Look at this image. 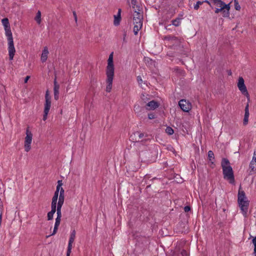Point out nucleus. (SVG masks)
<instances>
[{"mask_svg":"<svg viewBox=\"0 0 256 256\" xmlns=\"http://www.w3.org/2000/svg\"><path fill=\"white\" fill-rule=\"evenodd\" d=\"M136 107H138V108L139 106H136V105L134 106V110L135 111L136 110V109L137 108Z\"/></svg>","mask_w":256,"mask_h":256,"instance_id":"obj_55","label":"nucleus"},{"mask_svg":"<svg viewBox=\"0 0 256 256\" xmlns=\"http://www.w3.org/2000/svg\"><path fill=\"white\" fill-rule=\"evenodd\" d=\"M2 223H0V226H1Z\"/></svg>","mask_w":256,"mask_h":256,"instance_id":"obj_58","label":"nucleus"},{"mask_svg":"<svg viewBox=\"0 0 256 256\" xmlns=\"http://www.w3.org/2000/svg\"><path fill=\"white\" fill-rule=\"evenodd\" d=\"M234 8L237 10H240V6L238 4V0H234Z\"/></svg>","mask_w":256,"mask_h":256,"instance_id":"obj_27","label":"nucleus"},{"mask_svg":"<svg viewBox=\"0 0 256 256\" xmlns=\"http://www.w3.org/2000/svg\"><path fill=\"white\" fill-rule=\"evenodd\" d=\"M30 78V76H26L24 79V82L26 83Z\"/></svg>","mask_w":256,"mask_h":256,"instance_id":"obj_48","label":"nucleus"},{"mask_svg":"<svg viewBox=\"0 0 256 256\" xmlns=\"http://www.w3.org/2000/svg\"><path fill=\"white\" fill-rule=\"evenodd\" d=\"M64 190L62 188H61L60 192V196H64Z\"/></svg>","mask_w":256,"mask_h":256,"instance_id":"obj_41","label":"nucleus"},{"mask_svg":"<svg viewBox=\"0 0 256 256\" xmlns=\"http://www.w3.org/2000/svg\"><path fill=\"white\" fill-rule=\"evenodd\" d=\"M2 24L4 27L10 26L8 20V18H4L2 20Z\"/></svg>","mask_w":256,"mask_h":256,"instance_id":"obj_24","label":"nucleus"},{"mask_svg":"<svg viewBox=\"0 0 256 256\" xmlns=\"http://www.w3.org/2000/svg\"><path fill=\"white\" fill-rule=\"evenodd\" d=\"M158 106H159L158 104L154 100H152V101H150V102H148L146 104V106H148L146 108V109H148V110H154L156 108H158Z\"/></svg>","mask_w":256,"mask_h":256,"instance_id":"obj_15","label":"nucleus"},{"mask_svg":"<svg viewBox=\"0 0 256 256\" xmlns=\"http://www.w3.org/2000/svg\"><path fill=\"white\" fill-rule=\"evenodd\" d=\"M182 256H184V254H186V250H182Z\"/></svg>","mask_w":256,"mask_h":256,"instance_id":"obj_53","label":"nucleus"},{"mask_svg":"<svg viewBox=\"0 0 256 256\" xmlns=\"http://www.w3.org/2000/svg\"><path fill=\"white\" fill-rule=\"evenodd\" d=\"M51 107V96L49 94L48 90H46L45 94V102L44 104V110L43 120H46L48 118V114Z\"/></svg>","mask_w":256,"mask_h":256,"instance_id":"obj_4","label":"nucleus"},{"mask_svg":"<svg viewBox=\"0 0 256 256\" xmlns=\"http://www.w3.org/2000/svg\"><path fill=\"white\" fill-rule=\"evenodd\" d=\"M148 118L150 120H152L155 118V116L154 114H150L148 115Z\"/></svg>","mask_w":256,"mask_h":256,"instance_id":"obj_39","label":"nucleus"},{"mask_svg":"<svg viewBox=\"0 0 256 256\" xmlns=\"http://www.w3.org/2000/svg\"><path fill=\"white\" fill-rule=\"evenodd\" d=\"M58 196H54L52 198V203H57Z\"/></svg>","mask_w":256,"mask_h":256,"instance_id":"obj_37","label":"nucleus"},{"mask_svg":"<svg viewBox=\"0 0 256 256\" xmlns=\"http://www.w3.org/2000/svg\"><path fill=\"white\" fill-rule=\"evenodd\" d=\"M134 25L136 26H142V21H140V22H134Z\"/></svg>","mask_w":256,"mask_h":256,"instance_id":"obj_40","label":"nucleus"},{"mask_svg":"<svg viewBox=\"0 0 256 256\" xmlns=\"http://www.w3.org/2000/svg\"><path fill=\"white\" fill-rule=\"evenodd\" d=\"M142 27V26H140L139 25L134 26L133 31L135 35H136L138 34V32L140 30Z\"/></svg>","mask_w":256,"mask_h":256,"instance_id":"obj_23","label":"nucleus"},{"mask_svg":"<svg viewBox=\"0 0 256 256\" xmlns=\"http://www.w3.org/2000/svg\"><path fill=\"white\" fill-rule=\"evenodd\" d=\"M75 237H76V231L74 230L72 232L70 236V240H69V242H68V250H67V252H66V256H70V253L72 252V244L74 242Z\"/></svg>","mask_w":256,"mask_h":256,"instance_id":"obj_9","label":"nucleus"},{"mask_svg":"<svg viewBox=\"0 0 256 256\" xmlns=\"http://www.w3.org/2000/svg\"><path fill=\"white\" fill-rule=\"evenodd\" d=\"M34 20L38 24H40L41 23V12L40 10L37 12Z\"/></svg>","mask_w":256,"mask_h":256,"instance_id":"obj_20","label":"nucleus"},{"mask_svg":"<svg viewBox=\"0 0 256 256\" xmlns=\"http://www.w3.org/2000/svg\"><path fill=\"white\" fill-rule=\"evenodd\" d=\"M131 1L133 8H134V6L136 5V0H131Z\"/></svg>","mask_w":256,"mask_h":256,"instance_id":"obj_44","label":"nucleus"},{"mask_svg":"<svg viewBox=\"0 0 256 256\" xmlns=\"http://www.w3.org/2000/svg\"><path fill=\"white\" fill-rule=\"evenodd\" d=\"M143 15L138 12L135 11L134 14V22L142 21Z\"/></svg>","mask_w":256,"mask_h":256,"instance_id":"obj_16","label":"nucleus"},{"mask_svg":"<svg viewBox=\"0 0 256 256\" xmlns=\"http://www.w3.org/2000/svg\"><path fill=\"white\" fill-rule=\"evenodd\" d=\"M182 18H177L172 21V24L175 26H178L181 24Z\"/></svg>","mask_w":256,"mask_h":256,"instance_id":"obj_18","label":"nucleus"},{"mask_svg":"<svg viewBox=\"0 0 256 256\" xmlns=\"http://www.w3.org/2000/svg\"><path fill=\"white\" fill-rule=\"evenodd\" d=\"M5 32L6 35L8 37L9 58L10 60H12L14 58V56L16 52V50L14 46L12 32H11V30H9Z\"/></svg>","mask_w":256,"mask_h":256,"instance_id":"obj_3","label":"nucleus"},{"mask_svg":"<svg viewBox=\"0 0 256 256\" xmlns=\"http://www.w3.org/2000/svg\"><path fill=\"white\" fill-rule=\"evenodd\" d=\"M249 174H253L256 173V160H252L249 165Z\"/></svg>","mask_w":256,"mask_h":256,"instance_id":"obj_14","label":"nucleus"},{"mask_svg":"<svg viewBox=\"0 0 256 256\" xmlns=\"http://www.w3.org/2000/svg\"><path fill=\"white\" fill-rule=\"evenodd\" d=\"M252 160H256V149L254 151Z\"/></svg>","mask_w":256,"mask_h":256,"instance_id":"obj_45","label":"nucleus"},{"mask_svg":"<svg viewBox=\"0 0 256 256\" xmlns=\"http://www.w3.org/2000/svg\"><path fill=\"white\" fill-rule=\"evenodd\" d=\"M221 166L222 168L224 178L230 184L234 182V178L232 168L230 165V162L227 158L222 159Z\"/></svg>","mask_w":256,"mask_h":256,"instance_id":"obj_2","label":"nucleus"},{"mask_svg":"<svg viewBox=\"0 0 256 256\" xmlns=\"http://www.w3.org/2000/svg\"><path fill=\"white\" fill-rule=\"evenodd\" d=\"M64 196H59L58 202L64 204Z\"/></svg>","mask_w":256,"mask_h":256,"instance_id":"obj_33","label":"nucleus"},{"mask_svg":"<svg viewBox=\"0 0 256 256\" xmlns=\"http://www.w3.org/2000/svg\"><path fill=\"white\" fill-rule=\"evenodd\" d=\"M114 24L115 26H118L120 24V20H121V16H118V15H115L114 16Z\"/></svg>","mask_w":256,"mask_h":256,"instance_id":"obj_22","label":"nucleus"},{"mask_svg":"<svg viewBox=\"0 0 256 256\" xmlns=\"http://www.w3.org/2000/svg\"><path fill=\"white\" fill-rule=\"evenodd\" d=\"M48 48L46 46L42 50V54L41 55L40 60L42 62H44L48 58Z\"/></svg>","mask_w":256,"mask_h":256,"instance_id":"obj_17","label":"nucleus"},{"mask_svg":"<svg viewBox=\"0 0 256 256\" xmlns=\"http://www.w3.org/2000/svg\"><path fill=\"white\" fill-rule=\"evenodd\" d=\"M106 83L107 86L106 88V90L108 92H110L112 88V80L114 76V73H110V72H106Z\"/></svg>","mask_w":256,"mask_h":256,"instance_id":"obj_8","label":"nucleus"},{"mask_svg":"<svg viewBox=\"0 0 256 256\" xmlns=\"http://www.w3.org/2000/svg\"><path fill=\"white\" fill-rule=\"evenodd\" d=\"M72 14H73V15H74V18L75 22H76L78 20H77V16H76V12L75 11H74L72 12Z\"/></svg>","mask_w":256,"mask_h":256,"instance_id":"obj_43","label":"nucleus"},{"mask_svg":"<svg viewBox=\"0 0 256 256\" xmlns=\"http://www.w3.org/2000/svg\"><path fill=\"white\" fill-rule=\"evenodd\" d=\"M60 184V186H62V180H58L57 186H59Z\"/></svg>","mask_w":256,"mask_h":256,"instance_id":"obj_49","label":"nucleus"},{"mask_svg":"<svg viewBox=\"0 0 256 256\" xmlns=\"http://www.w3.org/2000/svg\"><path fill=\"white\" fill-rule=\"evenodd\" d=\"M244 82V78L242 77H240L238 83V86L243 94H248V92Z\"/></svg>","mask_w":256,"mask_h":256,"instance_id":"obj_11","label":"nucleus"},{"mask_svg":"<svg viewBox=\"0 0 256 256\" xmlns=\"http://www.w3.org/2000/svg\"><path fill=\"white\" fill-rule=\"evenodd\" d=\"M114 68L113 63V52H112L108 60V66L106 68V72L114 73Z\"/></svg>","mask_w":256,"mask_h":256,"instance_id":"obj_7","label":"nucleus"},{"mask_svg":"<svg viewBox=\"0 0 256 256\" xmlns=\"http://www.w3.org/2000/svg\"><path fill=\"white\" fill-rule=\"evenodd\" d=\"M126 36V34H124V38H125V36Z\"/></svg>","mask_w":256,"mask_h":256,"instance_id":"obj_56","label":"nucleus"},{"mask_svg":"<svg viewBox=\"0 0 256 256\" xmlns=\"http://www.w3.org/2000/svg\"><path fill=\"white\" fill-rule=\"evenodd\" d=\"M58 192H59L56 190V192H54V196H58Z\"/></svg>","mask_w":256,"mask_h":256,"instance_id":"obj_52","label":"nucleus"},{"mask_svg":"<svg viewBox=\"0 0 256 256\" xmlns=\"http://www.w3.org/2000/svg\"><path fill=\"white\" fill-rule=\"evenodd\" d=\"M54 98L56 100H58L59 98L60 85L57 82L56 78L54 79Z\"/></svg>","mask_w":256,"mask_h":256,"instance_id":"obj_13","label":"nucleus"},{"mask_svg":"<svg viewBox=\"0 0 256 256\" xmlns=\"http://www.w3.org/2000/svg\"><path fill=\"white\" fill-rule=\"evenodd\" d=\"M208 158L209 161H210L212 164H214V162L212 161V160L214 158V154L212 150H209L208 152Z\"/></svg>","mask_w":256,"mask_h":256,"instance_id":"obj_21","label":"nucleus"},{"mask_svg":"<svg viewBox=\"0 0 256 256\" xmlns=\"http://www.w3.org/2000/svg\"><path fill=\"white\" fill-rule=\"evenodd\" d=\"M244 111H245L244 116L249 117L250 114H249L248 104H247V105L246 106L245 108Z\"/></svg>","mask_w":256,"mask_h":256,"instance_id":"obj_32","label":"nucleus"},{"mask_svg":"<svg viewBox=\"0 0 256 256\" xmlns=\"http://www.w3.org/2000/svg\"><path fill=\"white\" fill-rule=\"evenodd\" d=\"M166 132L169 135H172L174 134V130L170 126H168L166 129Z\"/></svg>","mask_w":256,"mask_h":256,"instance_id":"obj_25","label":"nucleus"},{"mask_svg":"<svg viewBox=\"0 0 256 256\" xmlns=\"http://www.w3.org/2000/svg\"><path fill=\"white\" fill-rule=\"evenodd\" d=\"M62 204H63L58 202V206H56V208H57L56 210H61V208H62Z\"/></svg>","mask_w":256,"mask_h":256,"instance_id":"obj_38","label":"nucleus"},{"mask_svg":"<svg viewBox=\"0 0 256 256\" xmlns=\"http://www.w3.org/2000/svg\"><path fill=\"white\" fill-rule=\"evenodd\" d=\"M61 188L62 187L60 186V184L59 186H57L56 190L59 192Z\"/></svg>","mask_w":256,"mask_h":256,"instance_id":"obj_47","label":"nucleus"},{"mask_svg":"<svg viewBox=\"0 0 256 256\" xmlns=\"http://www.w3.org/2000/svg\"><path fill=\"white\" fill-rule=\"evenodd\" d=\"M252 242L254 245V254H256V236L253 238Z\"/></svg>","mask_w":256,"mask_h":256,"instance_id":"obj_31","label":"nucleus"},{"mask_svg":"<svg viewBox=\"0 0 256 256\" xmlns=\"http://www.w3.org/2000/svg\"><path fill=\"white\" fill-rule=\"evenodd\" d=\"M2 212L1 210H0V223H2Z\"/></svg>","mask_w":256,"mask_h":256,"instance_id":"obj_50","label":"nucleus"},{"mask_svg":"<svg viewBox=\"0 0 256 256\" xmlns=\"http://www.w3.org/2000/svg\"><path fill=\"white\" fill-rule=\"evenodd\" d=\"M238 202L243 215L246 217L250 202L248 200L245 192L240 186L238 194Z\"/></svg>","mask_w":256,"mask_h":256,"instance_id":"obj_1","label":"nucleus"},{"mask_svg":"<svg viewBox=\"0 0 256 256\" xmlns=\"http://www.w3.org/2000/svg\"><path fill=\"white\" fill-rule=\"evenodd\" d=\"M148 140H149V139H148V138H147V139H145V140H145V141H148Z\"/></svg>","mask_w":256,"mask_h":256,"instance_id":"obj_57","label":"nucleus"},{"mask_svg":"<svg viewBox=\"0 0 256 256\" xmlns=\"http://www.w3.org/2000/svg\"><path fill=\"white\" fill-rule=\"evenodd\" d=\"M248 117L244 116V118L243 120V124L244 126H246L248 124Z\"/></svg>","mask_w":256,"mask_h":256,"instance_id":"obj_34","label":"nucleus"},{"mask_svg":"<svg viewBox=\"0 0 256 256\" xmlns=\"http://www.w3.org/2000/svg\"><path fill=\"white\" fill-rule=\"evenodd\" d=\"M4 28L5 32L10 30V25Z\"/></svg>","mask_w":256,"mask_h":256,"instance_id":"obj_46","label":"nucleus"},{"mask_svg":"<svg viewBox=\"0 0 256 256\" xmlns=\"http://www.w3.org/2000/svg\"><path fill=\"white\" fill-rule=\"evenodd\" d=\"M121 9H118L117 15L120 16Z\"/></svg>","mask_w":256,"mask_h":256,"instance_id":"obj_54","label":"nucleus"},{"mask_svg":"<svg viewBox=\"0 0 256 256\" xmlns=\"http://www.w3.org/2000/svg\"><path fill=\"white\" fill-rule=\"evenodd\" d=\"M178 105L180 108L185 112H188L192 108L190 103L186 100H180L178 102Z\"/></svg>","mask_w":256,"mask_h":256,"instance_id":"obj_6","label":"nucleus"},{"mask_svg":"<svg viewBox=\"0 0 256 256\" xmlns=\"http://www.w3.org/2000/svg\"><path fill=\"white\" fill-rule=\"evenodd\" d=\"M219 4H221V6H222L224 8L223 11V16L224 17H228L230 16L229 10L230 9V4H225L224 2L221 1Z\"/></svg>","mask_w":256,"mask_h":256,"instance_id":"obj_12","label":"nucleus"},{"mask_svg":"<svg viewBox=\"0 0 256 256\" xmlns=\"http://www.w3.org/2000/svg\"><path fill=\"white\" fill-rule=\"evenodd\" d=\"M184 210L185 212H188L190 210V208L189 206H186L184 208Z\"/></svg>","mask_w":256,"mask_h":256,"instance_id":"obj_42","label":"nucleus"},{"mask_svg":"<svg viewBox=\"0 0 256 256\" xmlns=\"http://www.w3.org/2000/svg\"><path fill=\"white\" fill-rule=\"evenodd\" d=\"M55 212H52V211H50V212H48V220H51L53 218V216H54V214Z\"/></svg>","mask_w":256,"mask_h":256,"instance_id":"obj_29","label":"nucleus"},{"mask_svg":"<svg viewBox=\"0 0 256 256\" xmlns=\"http://www.w3.org/2000/svg\"><path fill=\"white\" fill-rule=\"evenodd\" d=\"M56 214H57V217L56 219L54 226L53 232L52 234V235H54L58 229V227L60 224V220H61V218H62L61 210H56Z\"/></svg>","mask_w":256,"mask_h":256,"instance_id":"obj_10","label":"nucleus"},{"mask_svg":"<svg viewBox=\"0 0 256 256\" xmlns=\"http://www.w3.org/2000/svg\"><path fill=\"white\" fill-rule=\"evenodd\" d=\"M218 6L220 7V8H216L215 11H214L215 13L218 14L220 12H222L223 13V11L224 10L222 6H221V4H218Z\"/></svg>","mask_w":256,"mask_h":256,"instance_id":"obj_26","label":"nucleus"},{"mask_svg":"<svg viewBox=\"0 0 256 256\" xmlns=\"http://www.w3.org/2000/svg\"><path fill=\"white\" fill-rule=\"evenodd\" d=\"M136 134L138 135V140H140V139H142L144 136V134L143 133H139L137 132Z\"/></svg>","mask_w":256,"mask_h":256,"instance_id":"obj_35","label":"nucleus"},{"mask_svg":"<svg viewBox=\"0 0 256 256\" xmlns=\"http://www.w3.org/2000/svg\"><path fill=\"white\" fill-rule=\"evenodd\" d=\"M202 4H203V2H202L201 1H198L196 2V4L194 6V9L196 10H198L200 6V5H202Z\"/></svg>","mask_w":256,"mask_h":256,"instance_id":"obj_30","label":"nucleus"},{"mask_svg":"<svg viewBox=\"0 0 256 256\" xmlns=\"http://www.w3.org/2000/svg\"><path fill=\"white\" fill-rule=\"evenodd\" d=\"M202 2H203V3L206 2L210 6V2L208 0H204V1H202Z\"/></svg>","mask_w":256,"mask_h":256,"instance_id":"obj_51","label":"nucleus"},{"mask_svg":"<svg viewBox=\"0 0 256 256\" xmlns=\"http://www.w3.org/2000/svg\"><path fill=\"white\" fill-rule=\"evenodd\" d=\"M56 203H52L51 204V210L52 212H56Z\"/></svg>","mask_w":256,"mask_h":256,"instance_id":"obj_28","label":"nucleus"},{"mask_svg":"<svg viewBox=\"0 0 256 256\" xmlns=\"http://www.w3.org/2000/svg\"><path fill=\"white\" fill-rule=\"evenodd\" d=\"M32 134L28 128L26 130V136L24 138V150L26 152L30 150L31 148V143L32 142Z\"/></svg>","mask_w":256,"mask_h":256,"instance_id":"obj_5","label":"nucleus"},{"mask_svg":"<svg viewBox=\"0 0 256 256\" xmlns=\"http://www.w3.org/2000/svg\"><path fill=\"white\" fill-rule=\"evenodd\" d=\"M164 39L165 40H168L169 41H176L177 42H180L178 38L177 37L174 36H166L164 37Z\"/></svg>","mask_w":256,"mask_h":256,"instance_id":"obj_19","label":"nucleus"},{"mask_svg":"<svg viewBox=\"0 0 256 256\" xmlns=\"http://www.w3.org/2000/svg\"><path fill=\"white\" fill-rule=\"evenodd\" d=\"M254 256H256V254H254Z\"/></svg>","mask_w":256,"mask_h":256,"instance_id":"obj_59","label":"nucleus"},{"mask_svg":"<svg viewBox=\"0 0 256 256\" xmlns=\"http://www.w3.org/2000/svg\"><path fill=\"white\" fill-rule=\"evenodd\" d=\"M137 81L138 83L139 84H142V78L140 76H137Z\"/></svg>","mask_w":256,"mask_h":256,"instance_id":"obj_36","label":"nucleus"}]
</instances>
